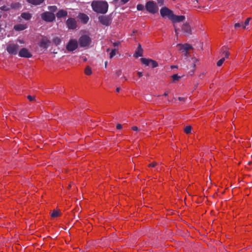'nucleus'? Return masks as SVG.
I'll list each match as a JSON object with an SVG mask.
<instances>
[{"instance_id":"72a5a7b5","label":"nucleus","mask_w":252,"mask_h":252,"mask_svg":"<svg viewBox=\"0 0 252 252\" xmlns=\"http://www.w3.org/2000/svg\"><path fill=\"white\" fill-rule=\"evenodd\" d=\"M172 77L174 81H178L181 78V77L179 76L177 74H173Z\"/></svg>"},{"instance_id":"ddd939ff","label":"nucleus","mask_w":252,"mask_h":252,"mask_svg":"<svg viewBox=\"0 0 252 252\" xmlns=\"http://www.w3.org/2000/svg\"><path fill=\"white\" fill-rule=\"evenodd\" d=\"M50 42V41L47 38H43L40 42L39 46L44 50H46L49 47V43Z\"/></svg>"},{"instance_id":"bb28decb","label":"nucleus","mask_w":252,"mask_h":252,"mask_svg":"<svg viewBox=\"0 0 252 252\" xmlns=\"http://www.w3.org/2000/svg\"><path fill=\"white\" fill-rule=\"evenodd\" d=\"M60 215V213L59 211L56 210H54L52 213L51 214V216L52 217L56 218L59 216Z\"/></svg>"},{"instance_id":"e433bc0d","label":"nucleus","mask_w":252,"mask_h":252,"mask_svg":"<svg viewBox=\"0 0 252 252\" xmlns=\"http://www.w3.org/2000/svg\"><path fill=\"white\" fill-rule=\"evenodd\" d=\"M157 1L159 6H162L164 4V0H157Z\"/></svg>"},{"instance_id":"58836bf2","label":"nucleus","mask_w":252,"mask_h":252,"mask_svg":"<svg viewBox=\"0 0 252 252\" xmlns=\"http://www.w3.org/2000/svg\"><path fill=\"white\" fill-rule=\"evenodd\" d=\"M27 98H28L30 101H32V100H34V99H35V96H32V95H28V96H27Z\"/></svg>"},{"instance_id":"09e8293b","label":"nucleus","mask_w":252,"mask_h":252,"mask_svg":"<svg viewBox=\"0 0 252 252\" xmlns=\"http://www.w3.org/2000/svg\"><path fill=\"white\" fill-rule=\"evenodd\" d=\"M119 42H116L113 43V45L114 46H118V45H119Z\"/></svg>"},{"instance_id":"864d4df0","label":"nucleus","mask_w":252,"mask_h":252,"mask_svg":"<svg viewBox=\"0 0 252 252\" xmlns=\"http://www.w3.org/2000/svg\"><path fill=\"white\" fill-rule=\"evenodd\" d=\"M189 73L191 75H192L194 73V70H193L192 71H190Z\"/></svg>"},{"instance_id":"aec40b11","label":"nucleus","mask_w":252,"mask_h":252,"mask_svg":"<svg viewBox=\"0 0 252 252\" xmlns=\"http://www.w3.org/2000/svg\"><path fill=\"white\" fill-rule=\"evenodd\" d=\"M21 6V4L19 2L12 3L10 5V9H19Z\"/></svg>"},{"instance_id":"c85d7f7f","label":"nucleus","mask_w":252,"mask_h":252,"mask_svg":"<svg viewBox=\"0 0 252 252\" xmlns=\"http://www.w3.org/2000/svg\"><path fill=\"white\" fill-rule=\"evenodd\" d=\"M191 126H187L185 129H184V131L187 133V134H189L191 132Z\"/></svg>"},{"instance_id":"f3484780","label":"nucleus","mask_w":252,"mask_h":252,"mask_svg":"<svg viewBox=\"0 0 252 252\" xmlns=\"http://www.w3.org/2000/svg\"><path fill=\"white\" fill-rule=\"evenodd\" d=\"M26 25L24 24H18L14 26V29L16 31H20L24 30L27 28Z\"/></svg>"},{"instance_id":"4be33fe9","label":"nucleus","mask_w":252,"mask_h":252,"mask_svg":"<svg viewBox=\"0 0 252 252\" xmlns=\"http://www.w3.org/2000/svg\"><path fill=\"white\" fill-rule=\"evenodd\" d=\"M221 52H222L223 54L224 55L225 59L228 58L229 55V53L228 51H226V47H223L221 49Z\"/></svg>"},{"instance_id":"20e7f679","label":"nucleus","mask_w":252,"mask_h":252,"mask_svg":"<svg viewBox=\"0 0 252 252\" xmlns=\"http://www.w3.org/2000/svg\"><path fill=\"white\" fill-rule=\"evenodd\" d=\"M79 43L81 47H86L91 44V39L88 35H83L79 38Z\"/></svg>"},{"instance_id":"393cba45","label":"nucleus","mask_w":252,"mask_h":252,"mask_svg":"<svg viewBox=\"0 0 252 252\" xmlns=\"http://www.w3.org/2000/svg\"><path fill=\"white\" fill-rule=\"evenodd\" d=\"M143 56V50H137L134 54V56L135 58H138Z\"/></svg>"},{"instance_id":"bf43d9fd","label":"nucleus","mask_w":252,"mask_h":252,"mask_svg":"<svg viewBox=\"0 0 252 252\" xmlns=\"http://www.w3.org/2000/svg\"><path fill=\"white\" fill-rule=\"evenodd\" d=\"M109 51H110V49H109V48H108V49L106 50V51H107V52H108Z\"/></svg>"},{"instance_id":"423d86ee","label":"nucleus","mask_w":252,"mask_h":252,"mask_svg":"<svg viewBox=\"0 0 252 252\" xmlns=\"http://www.w3.org/2000/svg\"><path fill=\"white\" fill-rule=\"evenodd\" d=\"M78 46V43L76 39H70L66 46V49L68 51L72 52L75 50Z\"/></svg>"},{"instance_id":"f704fd0d","label":"nucleus","mask_w":252,"mask_h":252,"mask_svg":"<svg viewBox=\"0 0 252 252\" xmlns=\"http://www.w3.org/2000/svg\"><path fill=\"white\" fill-rule=\"evenodd\" d=\"M116 49H113L110 53V58L112 59L116 55Z\"/></svg>"},{"instance_id":"7ed1b4c3","label":"nucleus","mask_w":252,"mask_h":252,"mask_svg":"<svg viewBox=\"0 0 252 252\" xmlns=\"http://www.w3.org/2000/svg\"><path fill=\"white\" fill-rule=\"evenodd\" d=\"M41 19L46 22H52L54 21L56 17L53 13L46 11L42 13L41 14Z\"/></svg>"},{"instance_id":"6e6552de","label":"nucleus","mask_w":252,"mask_h":252,"mask_svg":"<svg viewBox=\"0 0 252 252\" xmlns=\"http://www.w3.org/2000/svg\"><path fill=\"white\" fill-rule=\"evenodd\" d=\"M99 21L103 25L106 26H109L112 21L111 18L109 16H99L98 17Z\"/></svg>"},{"instance_id":"de8ad7c7","label":"nucleus","mask_w":252,"mask_h":252,"mask_svg":"<svg viewBox=\"0 0 252 252\" xmlns=\"http://www.w3.org/2000/svg\"><path fill=\"white\" fill-rule=\"evenodd\" d=\"M121 73H122L121 70H119V71H118L117 72V73H116L117 75L118 76H119L121 75Z\"/></svg>"},{"instance_id":"39448f33","label":"nucleus","mask_w":252,"mask_h":252,"mask_svg":"<svg viewBox=\"0 0 252 252\" xmlns=\"http://www.w3.org/2000/svg\"><path fill=\"white\" fill-rule=\"evenodd\" d=\"M19 46L17 44L10 43L7 45L6 51L11 55H16L18 53Z\"/></svg>"},{"instance_id":"2f4dec72","label":"nucleus","mask_w":252,"mask_h":252,"mask_svg":"<svg viewBox=\"0 0 252 252\" xmlns=\"http://www.w3.org/2000/svg\"><path fill=\"white\" fill-rule=\"evenodd\" d=\"M225 61V58H222L221 59H220V60H219L217 63V64L218 66H220Z\"/></svg>"},{"instance_id":"5fc2aeb1","label":"nucleus","mask_w":252,"mask_h":252,"mask_svg":"<svg viewBox=\"0 0 252 252\" xmlns=\"http://www.w3.org/2000/svg\"><path fill=\"white\" fill-rule=\"evenodd\" d=\"M204 76V74H200L199 75V77L201 78H202Z\"/></svg>"},{"instance_id":"a18cd8bd","label":"nucleus","mask_w":252,"mask_h":252,"mask_svg":"<svg viewBox=\"0 0 252 252\" xmlns=\"http://www.w3.org/2000/svg\"><path fill=\"white\" fill-rule=\"evenodd\" d=\"M137 50H143L142 48V46L140 44H139L138 45V46L137 47Z\"/></svg>"},{"instance_id":"473e14b6","label":"nucleus","mask_w":252,"mask_h":252,"mask_svg":"<svg viewBox=\"0 0 252 252\" xmlns=\"http://www.w3.org/2000/svg\"><path fill=\"white\" fill-rule=\"evenodd\" d=\"M137 9L139 11H142L144 9V6L142 4H138L136 6Z\"/></svg>"},{"instance_id":"0e129e2a","label":"nucleus","mask_w":252,"mask_h":252,"mask_svg":"<svg viewBox=\"0 0 252 252\" xmlns=\"http://www.w3.org/2000/svg\"><path fill=\"white\" fill-rule=\"evenodd\" d=\"M119 0H114L115 2H117Z\"/></svg>"},{"instance_id":"1a4fd4ad","label":"nucleus","mask_w":252,"mask_h":252,"mask_svg":"<svg viewBox=\"0 0 252 252\" xmlns=\"http://www.w3.org/2000/svg\"><path fill=\"white\" fill-rule=\"evenodd\" d=\"M181 30L185 36H189L192 34L191 28L188 23L183 24L181 27Z\"/></svg>"},{"instance_id":"0eeeda50","label":"nucleus","mask_w":252,"mask_h":252,"mask_svg":"<svg viewBox=\"0 0 252 252\" xmlns=\"http://www.w3.org/2000/svg\"><path fill=\"white\" fill-rule=\"evenodd\" d=\"M160 13L161 17H167L170 20L173 14V12L168 7L164 6L160 9Z\"/></svg>"},{"instance_id":"c756f323","label":"nucleus","mask_w":252,"mask_h":252,"mask_svg":"<svg viewBox=\"0 0 252 252\" xmlns=\"http://www.w3.org/2000/svg\"><path fill=\"white\" fill-rule=\"evenodd\" d=\"M91 68L89 66H87L85 70V73L86 75H90L92 74Z\"/></svg>"},{"instance_id":"49530a36","label":"nucleus","mask_w":252,"mask_h":252,"mask_svg":"<svg viewBox=\"0 0 252 252\" xmlns=\"http://www.w3.org/2000/svg\"><path fill=\"white\" fill-rule=\"evenodd\" d=\"M137 74L139 76V77H141L143 76V73L142 72L138 71L137 72Z\"/></svg>"},{"instance_id":"2eb2a0df","label":"nucleus","mask_w":252,"mask_h":252,"mask_svg":"<svg viewBox=\"0 0 252 252\" xmlns=\"http://www.w3.org/2000/svg\"><path fill=\"white\" fill-rule=\"evenodd\" d=\"M67 12L63 9H61L56 13V16L58 18H64L67 16Z\"/></svg>"},{"instance_id":"f257e3e1","label":"nucleus","mask_w":252,"mask_h":252,"mask_svg":"<svg viewBox=\"0 0 252 252\" xmlns=\"http://www.w3.org/2000/svg\"><path fill=\"white\" fill-rule=\"evenodd\" d=\"M91 6L93 10L98 13L105 14L108 11V4L105 1H94Z\"/></svg>"},{"instance_id":"f03ea898","label":"nucleus","mask_w":252,"mask_h":252,"mask_svg":"<svg viewBox=\"0 0 252 252\" xmlns=\"http://www.w3.org/2000/svg\"><path fill=\"white\" fill-rule=\"evenodd\" d=\"M145 9L150 13L155 14L158 12V7L155 1H148L145 4Z\"/></svg>"},{"instance_id":"7c9ffc66","label":"nucleus","mask_w":252,"mask_h":252,"mask_svg":"<svg viewBox=\"0 0 252 252\" xmlns=\"http://www.w3.org/2000/svg\"><path fill=\"white\" fill-rule=\"evenodd\" d=\"M0 9L4 11H8L10 9V6H6V5H3L0 7Z\"/></svg>"},{"instance_id":"8fccbe9b","label":"nucleus","mask_w":252,"mask_h":252,"mask_svg":"<svg viewBox=\"0 0 252 252\" xmlns=\"http://www.w3.org/2000/svg\"><path fill=\"white\" fill-rule=\"evenodd\" d=\"M184 99H185L184 97H178V100H180V101H182V100H184Z\"/></svg>"},{"instance_id":"cd10ccee","label":"nucleus","mask_w":252,"mask_h":252,"mask_svg":"<svg viewBox=\"0 0 252 252\" xmlns=\"http://www.w3.org/2000/svg\"><path fill=\"white\" fill-rule=\"evenodd\" d=\"M150 65H151L153 68H155L158 66V63L156 61L151 59Z\"/></svg>"},{"instance_id":"c9c22d12","label":"nucleus","mask_w":252,"mask_h":252,"mask_svg":"<svg viewBox=\"0 0 252 252\" xmlns=\"http://www.w3.org/2000/svg\"><path fill=\"white\" fill-rule=\"evenodd\" d=\"M251 18H248L246 21H245L244 25L245 26V27L249 24L250 21L251 20Z\"/></svg>"},{"instance_id":"603ef678","label":"nucleus","mask_w":252,"mask_h":252,"mask_svg":"<svg viewBox=\"0 0 252 252\" xmlns=\"http://www.w3.org/2000/svg\"><path fill=\"white\" fill-rule=\"evenodd\" d=\"M168 92H165L164 93V94H163V95L165 96H167L168 95Z\"/></svg>"},{"instance_id":"13d9d810","label":"nucleus","mask_w":252,"mask_h":252,"mask_svg":"<svg viewBox=\"0 0 252 252\" xmlns=\"http://www.w3.org/2000/svg\"><path fill=\"white\" fill-rule=\"evenodd\" d=\"M172 68H177V67L176 66H172Z\"/></svg>"},{"instance_id":"052dcab7","label":"nucleus","mask_w":252,"mask_h":252,"mask_svg":"<svg viewBox=\"0 0 252 252\" xmlns=\"http://www.w3.org/2000/svg\"><path fill=\"white\" fill-rule=\"evenodd\" d=\"M84 61L85 62L87 61V58H85L84 59Z\"/></svg>"},{"instance_id":"a211bd4d","label":"nucleus","mask_w":252,"mask_h":252,"mask_svg":"<svg viewBox=\"0 0 252 252\" xmlns=\"http://www.w3.org/2000/svg\"><path fill=\"white\" fill-rule=\"evenodd\" d=\"M45 0H27V1L32 5H38L43 3Z\"/></svg>"},{"instance_id":"a19ab883","label":"nucleus","mask_w":252,"mask_h":252,"mask_svg":"<svg viewBox=\"0 0 252 252\" xmlns=\"http://www.w3.org/2000/svg\"><path fill=\"white\" fill-rule=\"evenodd\" d=\"M132 129L134 131H139V129L136 126H132Z\"/></svg>"},{"instance_id":"e2e57ef3","label":"nucleus","mask_w":252,"mask_h":252,"mask_svg":"<svg viewBox=\"0 0 252 252\" xmlns=\"http://www.w3.org/2000/svg\"><path fill=\"white\" fill-rule=\"evenodd\" d=\"M124 78H125V80H127V78L126 77H125V76H124Z\"/></svg>"},{"instance_id":"37998d69","label":"nucleus","mask_w":252,"mask_h":252,"mask_svg":"<svg viewBox=\"0 0 252 252\" xmlns=\"http://www.w3.org/2000/svg\"><path fill=\"white\" fill-rule=\"evenodd\" d=\"M116 128L118 129H121L122 128V125L119 124L117 125Z\"/></svg>"},{"instance_id":"79ce46f5","label":"nucleus","mask_w":252,"mask_h":252,"mask_svg":"<svg viewBox=\"0 0 252 252\" xmlns=\"http://www.w3.org/2000/svg\"><path fill=\"white\" fill-rule=\"evenodd\" d=\"M174 28H175V32L176 33V34L177 35H178V33H179V28H177L175 27V26H174Z\"/></svg>"},{"instance_id":"412c9836","label":"nucleus","mask_w":252,"mask_h":252,"mask_svg":"<svg viewBox=\"0 0 252 252\" xmlns=\"http://www.w3.org/2000/svg\"><path fill=\"white\" fill-rule=\"evenodd\" d=\"M141 63L145 64L146 65H149L150 64L151 59H148L146 58H141L140 59Z\"/></svg>"},{"instance_id":"f8f14e48","label":"nucleus","mask_w":252,"mask_h":252,"mask_svg":"<svg viewBox=\"0 0 252 252\" xmlns=\"http://www.w3.org/2000/svg\"><path fill=\"white\" fill-rule=\"evenodd\" d=\"M185 19V16L183 15H176L174 13L173 14L171 21L173 23H179L183 21Z\"/></svg>"},{"instance_id":"5701e85b","label":"nucleus","mask_w":252,"mask_h":252,"mask_svg":"<svg viewBox=\"0 0 252 252\" xmlns=\"http://www.w3.org/2000/svg\"><path fill=\"white\" fill-rule=\"evenodd\" d=\"M239 27H242L243 29H245V26H244V23L242 21L235 23L234 24L235 29H236Z\"/></svg>"},{"instance_id":"680f3d73","label":"nucleus","mask_w":252,"mask_h":252,"mask_svg":"<svg viewBox=\"0 0 252 252\" xmlns=\"http://www.w3.org/2000/svg\"><path fill=\"white\" fill-rule=\"evenodd\" d=\"M146 76L149 77V74L148 73H147V74H146Z\"/></svg>"},{"instance_id":"a878e982","label":"nucleus","mask_w":252,"mask_h":252,"mask_svg":"<svg viewBox=\"0 0 252 252\" xmlns=\"http://www.w3.org/2000/svg\"><path fill=\"white\" fill-rule=\"evenodd\" d=\"M53 42L56 45H58L61 43V39L58 37H55L53 39Z\"/></svg>"},{"instance_id":"4c0bfd02","label":"nucleus","mask_w":252,"mask_h":252,"mask_svg":"<svg viewBox=\"0 0 252 252\" xmlns=\"http://www.w3.org/2000/svg\"><path fill=\"white\" fill-rule=\"evenodd\" d=\"M191 60L192 61V67L194 68L195 66V62H196L197 60L194 58H192Z\"/></svg>"},{"instance_id":"9b49d317","label":"nucleus","mask_w":252,"mask_h":252,"mask_svg":"<svg viewBox=\"0 0 252 252\" xmlns=\"http://www.w3.org/2000/svg\"><path fill=\"white\" fill-rule=\"evenodd\" d=\"M19 56L20 57L30 58L32 57V54L26 48H22L19 52Z\"/></svg>"},{"instance_id":"4d7b16f0","label":"nucleus","mask_w":252,"mask_h":252,"mask_svg":"<svg viewBox=\"0 0 252 252\" xmlns=\"http://www.w3.org/2000/svg\"><path fill=\"white\" fill-rule=\"evenodd\" d=\"M107 62L106 61V62H105V68H106V66H107Z\"/></svg>"},{"instance_id":"b1692460","label":"nucleus","mask_w":252,"mask_h":252,"mask_svg":"<svg viewBox=\"0 0 252 252\" xmlns=\"http://www.w3.org/2000/svg\"><path fill=\"white\" fill-rule=\"evenodd\" d=\"M48 9L50 11L49 12L54 13V12L57 10L58 8L56 5L49 6Z\"/></svg>"},{"instance_id":"6ab92c4d","label":"nucleus","mask_w":252,"mask_h":252,"mask_svg":"<svg viewBox=\"0 0 252 252\" xmlns=\"http://www.w3.org/2000/svg\"><path fill=\"white\" fill-rule=\"evenodd\" d=\"M21 16L22 18L27 20H29L32 18L31 14L28 12L22 13L21 15Z\"/></svg>"},{"instance_id":"9d476101","label":"nucleus","mask_w":252,"mask_h":252,"mask_svg":"<svg viewBox=\"0 0 252 252\" xmlns=\"http://www.w3.org/2000/svg\"><path fill=\"white\" fill-rule=\"evenodd\" d=\"M67 27L70 30H74L77 27V23L74 18H69L66 21Z\"/></svg>"},{"instance_id":"3c124183","label":"nucleus","mask_w":252,"mask_h":252,"mask_svg":"<svg viewBox=\"0 0 252 252\" xmlns=\"http://www.w3.org/2000/svg\"><path fill=\"white\" fill-rule=\"evenodd\" d=\"M188 51H187V52H185L184 53V56L186 57H188Z\"/></svg>"},{"instance_id":"ea45409f","label":"nucleus","mask_w":252,"mask_h":252,"mask_svg":"<svg viewBox=\"0 0 252 252\" xmlns=\"http://www.w3.org/2000/svg\"><path fill=\"white\" fill-rule=\"evenodd\" d=\"M157 164V163L156 162H153L151 163H150V164H149L148 166L149 167H154L156 166V165Z\"/></svg>"},{"instance_id":"6e6d98bb","label":"nucleus","mask_w":252,"mask_h":252,"mask_svg":"<svg viewBox=\"0 0 252 252\" xmlns=\"http://www.w3.org/2000/svg\"><path fill=\"white\" fill-rule=\"evenodd\" d=\"M120 89H120V88H119V87L117 88V89H116V91H117V92H119V91H120Z\"/></svg>"},{"instance_id":"4468645a","label":"nucleus","mask_w":252,"mask_h":252,"mask_svg":"<svg viewBox=\"0 0 252 252\" xmlns=\"http://www.w3.org/2000/svg\"><path fill=\"white\" fill-rule=\"evenodd\" d=\"M78 18L84 24H87L89 20V17L84 13H80L78 15Z\"/></svg>"},{"instance_id":"dca6fc26","label":"nucleus","mask_w":252,"mask_h":252,"mask_svg":"<svg viewBox=\"0 0 252 252\" xmlns=\"http://www.w3.org/2000/svg\"><path fill=\"white\" fill-rule=\"evenodd\" d=\"M179 45H180L181 46V48L180 50L183 52H187V51H188L189 50L192 49V46L189 44H179Z\"/></svg>"},{"instance_id":"c03bdc74","label":"nucleus","mask_w":252,"mask_h":252,"mask_svg":"<svg viewBox=\"0 0 252 252\" xmlns=\"http://www.w3.org/2000/svg\"><path fill=\"white\" fill-rule=\"evenodd\" d=\"M129 0H121V2L122 4H124L126 3H127Z\"/></svg>"}]
</instances>
